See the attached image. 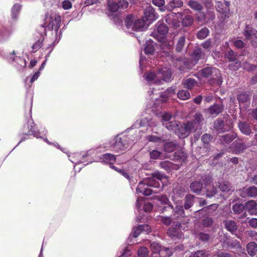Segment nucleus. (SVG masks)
Here are the masks:
<instances>
[{"label":"nucleus","mask_w":257,"mask_h":257,"mask_svg":"<svg viewBox=\"0 0 257 257\" xmlns=\"http://www.w3.org/2000/svg\"><path fill=\"white\" fill-rule=\"evenodd\" d=\"M164 179H166V177L159 173H154L152 177H148L144 179V182L146 183L147 186L158 188L160 186V182H162Z\"/></svg>","instance_id":"39448f33"},{"label":"nucleus","mask_w":257,"mask_h":257,"mask_svg":"<svg viewBox=\"0 0 257 257\" xmlns=\"http://www.w3.org/2000/svg\"><path fill=\"white\" fill-rule=\"evenodd\" d=\"M84 157V155L78 153H73L68 156L70 161L75 164L82 163Z\"/></svg>","instance_id":"aec40b11"},{"label":"nucleus","mask_w":257,"mask_h":257,"mask_svg":"<svg viewBox=\"0 0 257 257\" xmlns=\"http://www.w3.org/2000/svg\"><path fill=\"white\" fill-rule=\"evenodd\" d=\"M182 84H183L184 88L189 90H191L194 87L196 86L198 87L199 86L198 82L196 81L195 79L191 78L184 79L182 81Z\"/></svg>","instance_id":"f3484780"},{"label":"nucleus","mask_w":257,"mask_h":257,"mask_svg":"<svg viewBox=\"0 0 257 257\" xmlns=\"http://www.w3.org/2000/svg\"><path fill=\"white\" fill-rule=\"evenodd\" d=\"M235 136L233 134H226L221 136L220 141L223 144H228L232 142L235 138Z\"/></svg>","instance_id":"cd10ccee"},{"label":"nucleus","mask_w":257,"mask_h":257,"mask_svg":"<svg viewBox=\"0 0 257 257\" xmlns=\"http://www.w3.org/2000/svg\"><path fill=\"white\" fill-rule=\"evenodd\" d=\"M147 139L149 142H152L154 143L160 142L162 139L161 138L154 135H150L147 137Z\"/></svg>","instance_id":"052dcab7"},{"label":"nucleus","mask_w":257,"mask_h":257,"mask_svg":"<svg viewBox=\"0 0 257 257\" xmlns=\"http://www.w3.org/2000/svg\"><path fill=\"white\" fill-rule=\"evenodd\" d=\"M188 6L195 11H201L203 9L202 6L198 2L195 1H190L188 2Z\"/></svg>","instance_id":"f704fd0d"},{"label":"nucleus","mask_w":257,"mask_h":257,"mask_svg":"<svg viewBox=\"0 0 257 257\" xmlns=\"http://www.w3.org/2000/svg\"><path fill=\"white\" fill-rule=\"evenodd\" d=\"M236 60H233V61H230V63L229 64L230 69L232 70H237L241 67V62L240 60V57H237Z\"/></svg>","instance_id":"58836bf2"},{"label":"nucleus","mask_w":257,"mask_h":257,"mask_svg":"<svg viewBox=\"0 0 257 257\" xmlns=\"http://www.w3.org/2000/svg\"><path fill=\"white\" fill-rule=\"evenodd\" d=\"M21 6L19 4H15L12 9V16L14 19H16L20 11Z\"/></svg>","instance_id":"a19ab883"},{"label":"nucleus","mask_w":257,"mask_h":257,"mask_svg":"<svg viewBox=\"0 0 257 257\" xmlns=\"http://www.w3.org/2000/svg\"><path fill=\"white\" fill-rule=\"evenodd\" d=\"M62 8L64 10H69L72 7L71 3L68 0H65L62 3Z\"/></svg>","instance_id":"e2e57ef3"},{"label":"nucleus","mask_w":257,"mask_h":257,"mask_svg":"<svg viewBox=\"0 0 257 257\" xmlns=\"http://www.w3.org/2000/svg\"><path fill=\"white\" fill-rule=\"evenodd\" d=\"M194 196L191 195H188L185 197V203L184 207L186 209H189L193 203Z\"/></svg>","instance_id":"c9c22d12"},{"label":"nucleus","mask_w":257,"mask_h":257,"mask_svg":"<svg viewBox=\"0 0 257 257\" xmlns=\"http://www.w3.org/2000/svg\"><path fill=\"white\" fill-rule=\"evenodd\" d=\"M209 34V30L206 28H202L197 33V37L200 39H205Z\"/></svg>","instance_id":"79ce46f5"},{"label":"nucleus","mask_w":257,"mask_h":257,"mask_svg":"<svg viewBox=\"0 0 257 257\" xmlns=\"http://www.w3.org/2000/svg\"><path fill=\"white\" fill-rule=\"evenodd\" d=\"M244 35L247 39L250 41L253 45L257 44V31L256 30L247 26L244 31Z\"/></svg>","instance_id":"f8f14e48"},{"label":"nucleus","mask_w":257,"mask_h":257,"mask_svg":"<svg viewBox=\"0 0 257 257\" xmlns=\"http://www.w3.org/2000/svg\"><path fill=\"white\" fill-rule=\"evenodd\" d=\"M160 152L157 150H154L150 152V157L153 159H157L160 156Z\"/></svg>","instance_id":"0e129e2a"},{"label":"nucleus","mask_w":257,"mask_h":257,"mask_svg":"<svg viewBox=\"0 0 257 257\" xmlns=\"http://www.w3.org/2000/svg\"><path fill=\"white\" fill-rule=\"evenodd\" d=\"M232 123L227 122L224 124V121L221 118H218L214 122V128L219 133H222L229 130L232 128Z\"/></svg>","instance_id":"9b49d317"},{"label":"nucleus","mask_w":257,"mask_h":257,"mask_svg":"<svg viewBox=\"0 0 257 257\" xmlns=\"http://www.w3.org/2000/svg\"><path fill=\"white\" fill-rule=\"evenodd\" d=\"M220 188L223 192H228L230 190V185L228 183L223 182L220 184Z\"/></svg>","instance_id":"13d9d810"},{"label":"nucleus","mask_w":257,"mask_h":257,"mask_svg":"<svg viewBox=\"0 0 257 257\" xmlns=\"http://www.w3.org/2000/svg\"><path fill=\"white\" fill-rule=\"evenodd\" d=\"M213 73L217 75L218 80L217 83L218 85H221L222 83V80L220 79L219 75L220 73L218 69L212 67H207L201 70L198 72V75L200 76L208 78L210 76H211Z\"/></svg>","instance_id":"1a4fd4ad"},{"label":"nucleus","mask_w":257,"mask_h":257,"mask_svg":"<svg viewBox=\"0 0 257 257\" xmlns=\"http://www.w3.org/2000/svg\"><path fill=\"white\" fill-rule=\"evenodd\" d=\"M211 140V136L205 134L202 136V141L204 144H208Z\"/></svg>","instance_id":"338daca9"},{"label":"nucleus","mask_w":257,"mask_h":257,"mask_svg":"<svg viewBox=\"0 0 257 257\" xmlns=\"http://www.w3.org/2000/svg\"><path fill=\"white\" fill-rule=\"evenodd\" d=\"M223 110V107L219 104H214L211 106L207 110L211 115H217Z\"/></svg>","instance_id":"4be33fe9"},{"label":"nucleus","mask_w":257,"mask_h":257,"mask_svg":"<svg viewBox=\"0 0 257 257\" xmlns=\"http://www.w3.org/2000/svg\"><path fill=\"white\" fill-rule=\"evenodd\" d=\"M244 208V206L242 204H235L232 207L233 211L237 214L241 213Z\"/></svg>","instance_id":"603ef678"},{"label":"nucleus","mask_w":257,"mask_h":257,"mask_svg":"<svg viewBox=\"0 0 257 257\" xmlns=\"http://www.w3.org/2000/svg\"><path fill=\"white\" fill-rule=\"evenodd\" d=\"M128 6V2L125 0H120L118 3L113 2V0H108V10L112 13L116 12L119 9H125Z\"/></svg>","instance_id":"6e6552de"},{"label":"nucleus","mask_w":257,"mask_h":257,"mask_svg":"<svg viewBox=\"0 0 257 257\" xmlns=\"http://www.w3.org/2000/svg\"><path fill=\"white\" fill-rule=\"evenodd\" d=\"M165 3V0H153V4L160 7V10L161 11H164L166 10V8L164 7Z\"/></svg>","instance_id":"8fccbe9b"},{"label":"nucleus","mask_w":257,"mask_h":257,"mask_svg":"<svg viewBox=\"0 0 257 257\" xmlns=\"http://www.w3.org/2000/svg\"><path fill=\"white\" fill-rule=\"evenodd\" d=\"M140 124L141 126L149 125L150 126H153L156 125L155 121L152 119H149L147 117L141 120Z\"/></svg>","instance_id":"4c0bfd02"},{"label":"nucleus","mask_w":257,"mask_h":257,"mask_svg":"<svg viewBox=\"0 0 257 257\" xmlns=\"http://www.w3.org/2000/svg\"><path fill=\"white\" fill-rule=\"evenodd\" d=\"M173 252V251L169 248L164 247L161 249L160 255L163 257H169Z\"/></svg>","instance_id":"09e8293b"},{"label":"nucleus","mask_w":257,"mask_h":257,"mask_svg":"<svg viewBox=\"0 0 257 257\" xmlns=\"http://www.w3.org/2000/svg\"><path fill=\"white\" fill-rule=\"evenodd\" d=\"M175 90L174 88H168L166 91L164 92L161 96V101L163 102L166 101V99L172 96V95L175 94Z\"/></svg>","instance_id":"393cba45"},{"label":"nucleus","mask_w":257,"mask_h":257,"mask_svg":"<svg viewBox=\"0 0 257 257\" xmlns=\"http://www.w3.org/2000/svg\"><path fill=\"white\" fill-rule=\"evenodd\" d=\"M132 144L130 138L124 135L117 136L111 143L110 147L116 152L124 151Z\"/></svg>","instance_id":"7ed1b4c3"},{"label":"nucleus","mask_w":257,"mask_h":257,"mask_svg":"<svg viewBox=\"0 0 257 257\" xmlns=\"http://www.w3.org/2000/svg\"><path fill=\"white\" fill-rule=\"evenodd\" d=\"M240 195L242 197H245L246 195L250 197H254L257 195V188L254 186L244 187L242 189V194Z\"/></svg>","instance_id":"dca6fc26"},{"label":"nucleus","mask_w":257,"mask_h":257,"mask_svg":"<svg viewBox=\"0 0 257 257\" xmlns=\"http://www.w3.org/2000/svg\"><path fill=\"white\" fill-rule=\"evenodd\" d=\"M194 119L193 122H191L193 125L195 126V130L197 129L198 126L200 122H201L203 120L202 115L200 113H196L194 116Z\"/></svg>","instance_id":"473e14b6"},{"label":"nucleus","mask_w":257,"mask_h":257,"mask_svg":"<svg viewBox=\"0 0 257 257\" xmlns=\"http://www.w3.org/2000/svg\"><path fill=\"white\" fill-rule=\"evenodd\" d=\"M10 57L12 62L16 61L17 64V67L19 68H24L26 66V62L25 59L20 57H14L13 54H10Z\"/></svg>","instance_id":"412c9836"},{"label":"nucleus","mask_w":257,"mask_h":257,"mask_svg":"<svg viewBox=\"0 0 257 257\" xmlns=\"http://www.w3.org/2000/svg\"><path fill=\"white\" fill-rule=\"evenodd\" d=\"M225 225L226 228L231 232L237 229V225L234 221L226 220L225 221Z\"/></svg>","instance_id":"c756f323"},{"label":"nucleus","mask_w":257,"mask_h":257,"mask_svg":"<svg viewBox=\"0 0 257 257\" xmlns=\"http://www.w3.org/2000/svg\"><path fill=\"white\" fill-rule=\"evenodd\" d=\"M141 232H142V230L139 225V226L133 228V232L130 237L132 235L134 237H137Z\"/></svg>","instance_id":"6e6d98bb"},{"label":"nucleus","mask_w":257,"mask_h":257,"mask_svg":"<svg viewBox=\"0 0 257 257\" xmlns=\"http://www.w3.org/2000/svg\"><path fill=\"white\" fill-rule=\"evenodd\" d=\"M164 150L167 152H173L176 148V144L173 142H166L164 144Z\"/></svg>","instance_id":"e433bc0d"},{"label":"nucleus","mask_w":257,"mask_h":257,"mask_svg":"<svg viewBox=\"0 0 257 257\" xmlns=\"http://www.w3.org/2000/svg\"><path fill=\"white\" fill-rule=\"evenodd\" d=\"M179 196H180V195L176 194L174 196L172 197V200L175 204V207L173 209L174 214L173 215L174 218L181 216L184 214L182 201L180 199H177Z\"/></svg>","instance_id":"0eeeda50"},{"label":"nucleus","mask_w":257,"mask_h":257,"mask_svg":"<svg viewBox=\"0 0 257 257\" xmlns=\"http://www.w3.org/2000/svg\"><path fill=\"white\" fill-rule=\"evenodd\" d=\"M195 130V126L192 122H188L179 126L175 133L180 138L184 139L189 136L190 132Z\"/></svg>","instance_id":"423d86ee"},{"label":"nucleus","mask_w":257,"mask_h":257,"mask_svg":"<svg viewBox=\"0 0 257 257\" xmlns=\"http://www.w3.org/2000/svg\"><path fill=\"white\" fill-rule=\"evenodd\" d=\"M193 20L194 19L192 16L188 15L182 20V24L184 26H189L193 23Z\"/></svg>","instance_id":"c03bdc74"},{"label":"nucleus","mask_w":257,"mask_h":257,"mask_svg":"<svg viewBox=\"0 0 257 257\" xmlns=\"http://www.w3.org/2000/svg\"><path fill=\"white\" fill-rule=\"evenodd\" d=\"M124 24L128 32L142 31L144 29L145 22L143 19H136L133 15L126 16Z\"/></svg>","instance_id":"f03ea898"},{"label":"nucleus","mask_w":257,"mask_h":257,"mask_svg":"<svg viewBox=\"0 0 257 257\" xmlns=\"http://www.w3.org/2000/svg\"><path fill=\"white\" fill-rule=\"evenodd\" d=\"M183 2L181 0H171L167 5V9L171 11L176 8H180L183 6Z\"/></svg>","instance_id":"5701e85b"},{"label":"nucleus","mask_w":257,"mask_h":257,"mask_svg":"<svg viewBox=\"0 0 257 257\" xmlns=\"http://www.w3.org/2000/svg\"><path fill=\"white\" fill-rule=\"evenodd\" d=\"M172 163L169 161H164L160 163V166L167 171H169L172 168Z\"/></svg>","instance_id":"4d7b16f0"},{"label":"nucleus","mask_w":257,"mask_h":257,"mask_svg":"<svg viewBox=\"0 0 257 257\" xmlns=\"http://www.w3.org/2000/svg\"><path fill=\"white\" fill-rule=\"evenodd\" d=\"M172 118V115L169 113H165L162 115V122L163 123L169 122Z\"/></svg>","instance_id":"bf43d9fd"},{"label":"nucleus","mask_w":257,"mask_h":257,"mask_svg":"<svg viewBox=\"0 0 257 257\" xmlns=\"http://www.w3.org/2000/svg\"><path fill=\"white\" fill-rule=\"evenodd\" d=\"M28 123L30 124V127H29L28 126V128L29 130V133L30 134V133H32L34 135V137H36V138H40V136H39V135L35 132V130H34V126L32 125V124L34 123L33 121V120L32 119H29L28 120Z\"/></svg>","instance_id":"864d4df0"},{"label":"nucleus","mask_w":257,"mask_h":257,"mask_svg":"<svg viewBox=\"0 0 257 257\" xmlns=\"http://www.w3.org/2000/svg\"><path fill=\"white\" fill-rule=\"evenodd\" d=\"M44 41V38L41 37L38 41H37L32 46L33 52H36L42 47Z\"/></svg>","instance_id":"ea45409f"},{"label":"nucleus","mask_w":257,"mask_h":257,"mask_svg":"<svg viewBox=\"0 0 257 257\" xmlns=\"http://www.w3.org/2000/svg\"><path fill=\"white\" fill-rule=\"evenodd\" d=\"M148 186L146 183L144 182V179L139 183L136 191L138 193H142V194L149 196L152 194V191L151 189L148 188Z\"/></svg>","instance_id":"2eb2a0df"},{"label":"nucleus","mask_w":257,"mask_h":257,"mask_svg":"<svg viewBox=\"0 0 257 257\" xmlns=\"http://www.w3.org/2000/svg\"><path fill=\"white\" fill-rule=\"evenodd\" d=\"M180 224L178 226L176 225L177 227H171L169 228L167 231L168 235L173 238H180L182 236V232L180 228Z\"/></svg>","instance_id":"4468645a"},{"label":"nucleus","mask_w":257,"mask_h":257,"mask_svg":"<svg viewBox=\"0 0 257 257\" xmlns=\"http://www.w3.org/2000/svg\"><path fill=\"white\" fill-rule=\"evenodd\" d=\"M227 58L230 61H233V60H236V55H234V52L232 50H230L226 54Z\"/></svg>","instance_id":"680f3d73"},{"label":"nucleus","mask_w":257,"mask_h":257,"mask_svg":"<svg viewBox=\"0 0 257 257\" xmlns=\"http://www.w3.org/2000/svg\"><path fill=\"white\" fill-rule=\"evenodd\" d=\"M101 159L103 160V162L111 164L115 162V157L112 154L106 153L102 155Z\"/></svg>","instance_id":"bb28decb"},{"label":"nucleus","mask_w":257,"mask_h":257,"mask_svg":"<svg viewBox=\"0 0 257 257\" xmlns=\"http://www.w3.org/2000/svg\"><path fill=\"white\" fill-rule=\"evenodd\" d=\"M61 22L60 16L55 13H48L46 15L44 25L49 30L57 31Z\"/></svg>","instance_id":"20e7f679"},{"label":"nucleus","mask_w":257,"mask_h":257,"mask_svg":"<svg viewBox=\"0 0 257 257\" xmlns=\"http://www.w3.org/2000/svg\"><path fill=\"white\" fill-rule=\"evenodd\" d=\"M244 207L250 214H254L256 213L257 204L255 201L250 200L247 202Z\"/></svg>","instance_id":"6ab92c4d"},{"label":"nucleus","mask_w":257,"mask_h":257,"mask_svg":"<svg viewBox=\"0 0 257 257\" xmlns=\"http://www.w3.org/2000/svg\"><path fill=\"white\" fill-rule=\"evenodd\" d=\"M144 16L146 21L151 23L158 18L157 13L154 8L150 6L147 7L144 10Z\"/></svg>","instance_id":"ddd939ff"},{"label":"nucleus","mask_w":257,"mask_h":257,"mask_svg":"<svg viewBox=\"0 0 257 257\" xmlns=\"http://www.w3.org/2000/svg\"><path fill=\"white\" fill-rule=\"evenodd\" d=\"M240 132L244 135L249 136L251 134L250 125L245 121H239L238 124Z\"/></svg>","instance_id":"a211bd4d"},{"label":"nucleus","mask_w":257,"mask_h":257,"mask_svg":"<svg viewBox=\"0 0 257 257\" xmlns=\"http://www.w3.org/2000/svg\"><path fill=\"white\" fill-rule=\"evenodd\" d=\"M162 249L161 246L157 242H153L151 244V249L154 253H160Z\"/></svg>","instance_id":"37998d69"},{"label":"nucleus","mask_w":257,"mask_h":257,"mask_svg":"<svg viewBox=\"0 0 257 257\" xmlns=\"http://www.w3.org/2000/svg\"><path fill=\"white\" fill-rule=\"evenodd\" d=\"M149 251L145 247H140L138 251L139 257H145L148 254Z\"/></svg>","instance_id":"5fc2aeb1"},{"label":"nucleus","mask_w":257,"mask_h":257,"mask_svg":"<svg viewBox=\"0 0 257 257\" xmlns=\"http://www.w3.org/2000/svg\"><path fill=\"white\" fill-rule=\"evenodd\" d=\"M205 188L206 190V195L207 197H211L217 193V189L211 184L205 185Z\"/></svg>","instance_id":"b1692460"},{"label":"nucleus","mask_w":257,"mask_h":257,"mask_svg":"<svg viewBox=\"0 0 257 257\" xmlns=\"http://www.w3.org/2000/svg\"><path fill=\"white\" fill-rule=\"evenodd\" d=\"M177 96L180 99L187 100L190 97V94L188 90H181L178 92Z\"/></svg>","instance_id":"72a5a7b5"},{"label":"nucleus","mask_w":257,"mask_h":257,"mask_svg":"<svg viewBox=\"0 0 257 257\" xmlns=\"http://www.w3.org/2000/svg\"><path fill=\"white\" fill-rule=\"evenodd\" d=\"M183 14L181 13H171L166 18V22L168 23H172L176 27H179L180 24V21L182 20Z\"/></svg>","instance_id":"9d476101"},{"label":"nucleus","mask_w":257,"mask_h":257,"mask_svg":"<svg viewBox=\"0 0 257 257\" xmlns=\"http://www.w3.org/2000/svg\"><path fill=\"white\" fill-rule=\"evenodd\" d=\"M185 38L184 37H181L179 39L176 45V50L178 52H180L182 50L185 44Z\"/></svg>","instance_id":"3c124183"},{"label":"nucleus","mask_w":257,"mask_h":257,"mask_svg":"<svg viewBox=\"0 0 257 257\" xmlns=\"http://www.w3.org/2000/svg\"><path fill=\"white\" fill-rule=\"evenodd\" d=\"M247 250L250 255H254L257 250L256 244L254 242L249 243L247 245Z\"/></svg>","instance_id":"7c9ffc66"},{"label":"nucleus","mask_w":257,"mask_h":257,"mask_svg":"<svg viewBox=\"0 0 257 257\" xmlns=\"http://www.w3.org/2000/svg\"><path fill=\"white\" fill-rule=\"evenodd\" d=\"M140 228L142 230V232L149 233L151 232V227L147 224L140 225Z\"/></svg>","instance_id":"69168bd1"},{"label":"nucleus","mask_w":257,"mask_h":257,"mask_svg":"<svg viewBox=\"0 0 257 257\" xmlns=\"http://www.w3.org/2000/svg\"><path fill=\"white\" fill-rule=\"evenodd\" d=\"M158 200L160 202V203L161 204H164V205L168 204L169 205L168 207L169 208H171V209H173V206L169 204V200L166 196L162 195V196H158ZM167 207H165L164 208H163L162 209V210H161L162 212H163L164 210L165 209V208H166Z\"/></svg>","instance_id":"c85d7f7f"},{"label":"nucleus","mask_w":257,"mask_h":257,"mask_svg":"<svg viewBox=\"0 0 257 257\" xmlns=\"http://www.w3.org/2000/svg\"><path fill=\"white\" fill-rule=\"evenodd\" d=\"M145 52L147 54H152L154 51V45L153 43H148L145 48Z\"/></svg>","instance_id":"49530a36"},{"label":"nucleus","mask_w":257,"mask_h":257,"mask_svg":"<svg viewBox=\"0 0 257 257\" xmlns=\"http://www.w3.org/2000/svg\"><path fill=\"white\" fill-rule=\"evenodd\" d=\"M168 27L164 24H160L157 26V31L161 35H165L168 32Z\"/></svg>","instance_id":"a18cd8bd"},{"label":"nucleus","mask_w":257,"mask_h":257,"mask_svg":"<svg viewBox=\"0 0 257 257\" xmlns=\"http://www.w3.org/2000/svg\"><path fill=\"white\" fill-rule=\"evenodd\" d=\"M172 72L169 68L165 67L157 72L153 71L148 72L145 76V79L150 84H161L163 81H169L171 80Z\"/></svg>","instance_id":"f257e3e1"},{"label":"nucleus","mask_w":257,"mask_h":257,"mask_svg":"<svg viewBox=\"0 0 257 257\" xmlns=\"http://www.w3.org/2000/svg\"><path fill=\"white\" fill-rule=\"evenodd\" d=\"M238 100L240 103H246L249 100L248 94L245 93H242L238 96Z\"/></svg>","instance_id":"de8ad7c7"},{"label":"nucleus","mask_w":257,"mask_h":257,"mask_svg":"<svg viewBox=\"0 0 257 257\" xmlns=\"http://www.w3.org/2000/svg\"><path fill=\"white\" fill-rule=\"evenodd\" d=\"M163 125L169 131L177 133V128L179 126V122L176 121H170L169 122L163 123Z\"/></svg>","instance_id":"a878e982"},{"label":"nucleus","mask_w":257,"mask_h":257,"mask_svg":"<svg viewBox=\"0 0 257 257\" xmlns=\"http://www.w3.org/2000/svg\"><path fill=\"white\" fill-rule=\"evenodd\" d=\"M190 188L194 192L199 193L202 188V184L198 181H195L191 184Z\"/></svg>","instance_id":"2f4dec72"},{"label":"nucleus","mask_w":257,"mask_h":257,"mask_svg":"<svg viewBox=\"0 0 257 257\" xmlns=\"http://www.w3.org/2000/svg\"><path fill=\"white\" fill-rule=\"evenodd\" d=\"M160 218L162 222L166 225H169L171 222V218L169 217L161 216Z\"/></svg>","instance_id":"774afa93"}]
</instances>
